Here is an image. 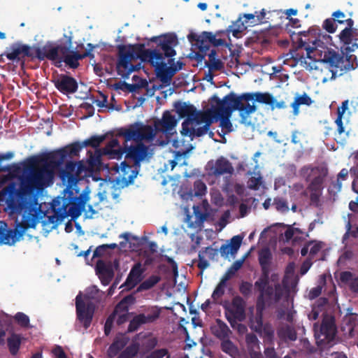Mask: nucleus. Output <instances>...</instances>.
Returning a JSON list of instances; mask_svg holds the SVG:
<instances>
[{
  "label": "nucleus",
  "instance_id": "a19ab883",
  "mask_svg": "<svg viewBox=\"0 0 358 358\" xmlns=\"http://www.w3.org/2000/svg\"><path fill=\"white\" fill-rule=\"evenodd\" d=\"M311 98L308 96L306 93L303 94L296 96L294 102L291 104L293 108V112L294 115L299 113V108L301 105L310 106L312 103Z\"/></svg>",
  "mask_w": 358,
  "mask_h": 358
},
{
  "label": "nucleus",
  "instance_id": "2eb2a0df",
  "mask_svg": "<svg viewBox=\"0 0 358 358\" xmlns=\"http://www.w3.org/2000/svg\"><path fill=\"white\" fill-rule=\"evenodd\" d=\"M206 171L210 176L218 178L225 174L231 175L234 169L231 163L227 158L221 156L215 161H209L206 165Z\"/></svg>",
  "mask_w": 358,
  "mask_h": 358
},
{
  "label": "nucleus",
  "instance_id": "4d7b16f0",
  "mask_svg": "<svg viewBox=\"0 0 358 358\" xmlns=\"http://www.w3.org/2000/svg\"><path fill=\"white\" fill-rule=\"evenodd\" d=\"M14 319L16 322L22 327H28L29 326V317L22 312L17 313L14 316Z\"/></svg>",
  "mask_w": 358,
  "mask_h": 358
},
{
  "label": "nucleus",
  "instance_id": "338daca9",
  "mask_svg": "<svg viewBox=\"0 0 358 358\" xmlns=\"http://www.w3.org/2000/svg\"><path fill=\"white\" fill-rule=\"evenodd\" d=\"M130 358H134L138 352V346L136 344H131L127 346L124 350Z\"/></svg>",
  "mask_w": 358,
  "mask_h": 358
},
{
  "label": "nucleus",
  "instance_id": "20e7f679",
  "mask_svg": "<svg viewBox=\"0 0 358 358\" xmlns=\"http://www.w3.org/2000/svg\"><path fill=\"white\" fill-rule=\"evenodd\" d=\"M299 46L304 48L306 51V57L314 62H320L326 63L332 68L333 74L338 71H341V74L351 70L355 69L357 66V57L355 55L348 54L354 51V47L358 48L357 44H352V46L345 48L346 55H342L338 52L329 48H324V51L317 49L316 47H310L306 42L300 41Z\"/></svg>",
  "mask_w": 358,
  "mask_h": 358
},
{
  "label": "nucleus",
  "instance_id": "8fccbe9b",
  "mask_svg": "<svg viewBox=\"0 0 358 358\" xmlns=\"http://www.w3.org/2000/svg\"><path fill=\"white\" fill-rule=\"evenodd\" d=\"M273 205L275 206V209L279 212L286 213L289 211L288 203L287 200L282 197H275Z\"/></svg>",
  "mask_w": 358,
  "mask_h": 358
},
{
  "label": "nucleus",
  "instance_id": "f8f14e48",
  "mask_svg": "<svg viewBox=\"0 0 358 358\" xmlns=\"http://www.w3.org/2000/svg\"><path fill=\"white\" fill-rule=\"evenodd\" d=\"M22 214V223L20 225V229H11L8 228L7 224L4 221H0V245H12L18 241L22 237L26 229L28 228H34L35 227H27L25 220L28 219L24 213Z\"/></svg>",
  "mask_w": 358,
  "mask_h": 358
},
{
  "label": "nucleus",
  "instance_id": "6e6552de",
  "mask_svg": "<svg viewBox=\"0 0 358 358\" xmlns=\"http://www.w3.org/2000/svg\"><path fill=\"white\" fill-rule=\"evenodd\" d=\"M187 38L193 46H195L199 50L197 52L192 51L188 57L196 61L198 63L202 62L209 51L210 44L215 47L222 46L225 45L224 39L217 38L215 34L210 31H203L200 35L191 32L187 35Z\"/></svg>",
  "mask_w": 358,
  "mask_h": 358
},
{
  "label": "nucleus",
  "instance_id": "c9c22d12",
  "mask_svg": "<svg viewBox=\"0 0 358 358\" xmlns=\"http://www.w3.org/2000/svg\"><path fill=\"white\" fill-rule=\"evenodd\" d=\"M174 107L179 117L181 118L186 117L185 120L192 117L196 108L194 106L187 104L185 102H176L174 104Z\"/></svg>",
  "mask_w": 358,
  "mask_h": 358
},
{
  "label": "nucleus",
  "instance_id": "09e8293b",
  "mask_svg": "<svg viewBox=\"0 0 358 358\" xmlns=\"http://www.w3.org/2000/svg\"><path fill=\"white\" fill-rule=\"evenodd\" d=\"M218 120V110L215 107H213L210 109H208V113L206 117L205 121L203 122L204 125L207 126V129H210V125L214 122Z\"/></svg>",
  "mask_w": 358,
  "mask_h": 358
},
{
  "label": "nucleus",
  "instance_id": "864d4df0",
  "mask_svg": "<svg viewBox=\"0 0 358 358\" xmlns=\"http://www.w3.org/2000/svg\"><path fill=\"white\" fill-rule=\"evenodd\" d=\"M221 341V349L224 352L229 355H232L236 352V348L229 338H225Z\"/></svg>",
  "mask_w": 358,
  "mask_h": 358
},
{
  "label": "nucleus",
  "instance_id": "bb28decb",
  "mask_svg": "<svg viewBox=\"0 0 358 358\" xmlns=\"http://www.w3.org/2000/svg\"><path fill=\"white\" fill-rule=\"evenodd\" d=\"M211 331L213 335L220 340L229 338L231 334L227 324L220 319L216 320L215 324L211 327Z\"/></svg>",
  "mask_w": 358,
  "mask_h": 358
},
{
  "label": "nucleus",
  "instance_id": "2f4dec72",
  "mask_svg": "<svg viewBox=\"0 0 358 358\" xmlns=\"http://www.w3.org/2000/svg\"><path fill=\"white\" fill-rule=\"evenodd\" d=\"M128 338L123 336H117L109 346L107 355L109 357H115L127 344Z\"/></svg>",
  "mask_w": 358,
  "mask_h": 358
},
{
  "label": "nucleus",
  "instance_id": "774afa93",
  "mask_svg": "<svg viewBox=\"0 0 358 358\" xmlns=\"http://www.w3.org/2000/svg\"><path fill=\"white\" fill-rule=\"evenodd\" d=\"M357 317V315L355 313L348 314L345 317L346 324L350 326L352 329L356 325Z\"/></svg>",
  "mask_w": 358,
  "mask_h": 358
},
{
  "label": "nucleus",
  "instance_id": "bf43d9fd",
  "mask_svg": "<svg viewBox=\"0 0 358 358\" xmlns=\"http://www.w3.org/2000/svg\"><path fill=\"white\" fill-rule=\"evenodd\" d=\"M252 284L247 281H243L239 285V291L243 296L248 297L252 294Z\"/></svg>",
  "mask_w": 358,
  "mask_h": 358
},
{
  "label": "nucleus",
  "instance_id": "c85d7f7f",
  "mask_svg": "<svg viewBox=\"0 0 358 358\" xmlns=\"http://www.w3.org/2000/svg\"><path fill=\"white\" fill-rule=\"evenodd\" d=\"M24 339L23 336L20 334L11 333L7 338V346L11 355H17L20 348L22 341Z\"/></svg>",
  "mask_w": 358,
  "mask_h": 358
},
{
  "label": "nucleus",
  "instance_id": "a18cd8bd",
  "mask_svg": "<svg viewBox=\"0 0 358 358\" xmlns=\"http://www.w3.org/2000/svg\"><path fill=\"white\" fill-rule=\"evenodd\" d=\"M120 150H124V148H121L119 145V141L116 138H113L108 142L105 148L106 152L110 154L113 158L117 159V155L116 152Z\"/></svg>",
  "mask_w": 358,
  "mask_h": 358
},
{
  "label": "nucleus",
  "instance_id": "a878e982",
  "mask_svg": "<svg viewBox=\"0 0 358 358\" xmlns=\"http://www.w3.org/2000/svg\"><path fill=\"white\" fill-rule=\"evenodd\" d=\"M244 101H249L254 100L260 103L272 106L275 102V99L268 92H247L244 93Z\"/></svg>",
  "mask_w": 358,
  "mask_h": 358
},
{
  "label": "nucleus",
  "instance_id": "a211bd4d",
  "mask_svg": "<svg viewBox=\"0 0 358 358\" xmlns=\"http://www.w3.org/2000/svg\"><path fill=\"white\" fill-rule=\"evenodd\" d=\"M178 120L174 115H173L169 110H165L162 119L156 120L154 122V128L155 134L157 132H162L164 134H171L172 130L174 129L177 125Z\"/></svg>",
  "mask_w": 358,
  "mask_h": 358
},
{
  "label": "nucleus",
  "instance_id": "603ef678",
  "mask_svg": "<svg viewBox=\"0 0 358 358\" xmlns=\"http://www.w3.org/2000/svg\"><path fill=\"white\" fill-rule=\"evenodd\" d=\"M242 241L243 236L240 235L234 236L231 238L230 244H229L230 248V254L231 255L236 254L241 245Z\"/></svg>",
  "mask_w": 358,
  "mask_h": 358
},
{
  "label": "nucleus",
  "instance_id": "cd10ccee",
  "mask_svg": "<svg viewBox=\"0 0 358 358\" xmlns=\"http://www.w3.org/2000/svg\"><path fill=\"white\" fill-rule=\"evenodd\" d=\"M122 182L124 185H128L133 182L138 175V171L133 169L132 166L126 161L121 163Z\"/></svg>",
  "mask_w": 358,
  "mask_h": 358
},
{
  "label": "nucleus",
  "instance_id": "0e129e2a",
  "mask_svg": "<svg viewBox=\"0 0 358 358\" xmlns=\"http://www.w3.org/2000/svg\"><path fill=\"white\" fill-rule=\"evenodd\" d=\"M116 317L110 314L106 319L105 324H104V334L106 336H108L110 334L111 329L113 328V322Z\"/></svg>",
  "mask_w": 358,
  "mask_h": 358
},
{
  "label": "nucleus",
  "instance_id": "5fc2aeb1",
  "mask_svg": "<svg viewBox=\"0 0 358 358\" xmlns=\"http://www.w3.org/2000/svg\"><path fill=\"white\" fill-rule=\"evenodd\" d=\"M226 286L219 282L211 296L215 303H217L218 300L224 294Z\"/></svg>",
  "mask_w": 358,
  "mask_h": 358
},
{
  "label": "nucleus",
  "instance_id": "9b49d317",
  "mask_svg": "<svg viewBox=\"0 0 358 358\" xmlns=\"http://www.w3.org/2000/svg\"><path fill=\"white\" fill-rule=\"evenodd\" d=\"M225 317L232 328L236 322H243L246 317L245 302L240 296H234L229 306H224Z\"/></svg>",
  "mask_w": 358,
  "mask_h": 358
},
{
  "label": "nucleus",
  "instance_id": "49530a36",
  "mask_svg": "<svg viewBox=\"0 0 358 358\" xmlns=\"http://www.w3.org/2000/svg\"><path fill=\"white\" fill-rule=\"evenodd\" d=\"M327 173V171L326 170L325 173L323 176H318L315 177L310 185L308 187V189L310 190L311 192H318L320 191L322 187V184L324 180V177L326 176Z\"/></svg>",
  "mask_w": 358,
  "mask_h": 358
},
{
  "label": "nucleus",
  "instance_id": "e2e57ef3",
  "mask_svg": "<svg viewBox=\"0 0 358 358\" xmlns=\"http://www.w3.org/2000/svg\"><path fill=\"white\" fill-rule=\"evenodd\" d=\"M262 177H251L248 182V187L250 189L257 190L261 185Z\"/></svg>",
  "mask_w": 358,
  "mask_h": 358
},
{
  "label": "nucleus",
  "instance_id": "473e14b6",
  "mask_svg": "<svg viewBox=\"0 0 358 358\" xmlns=\"http://www.w3.org/2000/svg\"><path fill=\"white\" fill-rule=\"evenodd\" d=\"M59 201L55 199L52 202V209L54 213L52 215L48 216V221L49 223L57 224L64 220L65 217V213L62 211L59 206Z\"/></svg>",
  "mask_w": 358,
  "mask_h": 358
},
{
  "label": "nucleus",
  "instance_id": "37998d69",
  "mask_svg": "<svg viewBox=\"0 0 358 358\" xmlns=\"http://www.w3.org/2000/svg\"><path fill=\"white\" fill-rule=\"evenodd\" d=\"M161 280L159 275H152L148 279L143 281L137 288L138 292L148 290L152 288Z\"/></svg>",
  "mask_w": 358,
  "mask_h": 358
},
{
  "label": "nucleus",
  "instance_id": "7c9ffc66",
  "mask_svg": "<svg viewBox=\"0 0 358 358\" xmlns=\"http://www.w3.org/2000/svg\"><path fill=\"white\" fill-rule=\"evenodd\" d=\"M245 342L251 357H259L260 346L257 336L252 333L247 334L245 336Z\"/></svg>",
  "mask_w": 358,
  "mask_h": 358
},
{
  "label": "nucleus",
  "instance_id": "72a5a7b5",
  "mask_svg": "<svg viewBox=\"0 0 358 358\" xmlns=\"http://www.w3.org/2000/svg\"><path fill=\"white\" fill-rule=\"evenodd\" d=\"M209 129L207 126H203L195 129L194 126H187L185 127H182L180 133L183 136H188L191 140H193L195 136L201 137L208 132Z\"/></svg>",
  "mask_w": 358,
  "mask_h": 358
},
{
  "label": "nucleus",
  "instance_id": "b1692460",
  "mask_svg": "<svg viewBox=\"0 0 358 358\" xmlns=\"http://www.w3.org/2000/svg\"><path fill=\"white\" fill-rule=\"evenodd\" d=\"M151 66L155 67L156 75L161 82L169 85L173 76L168 69L167 64L164 62V59H155Z\"/></svg>",
  "mask_w": 358,
  "mask_h": 358
},
{
  "label": "nucleus",
  "instance_id": "39448f33",
  "mask_svg": "<svg viewBox=\"0 0 358 358\" xmlns=\"http://www.w3.org/2000/svg\"><path fill=\"white\" fill-rule=\"evenodd\" d=\"M101 296V291L92 285L87 289L83 298L80 294L76 297V320L85 330L90 327L96 310V305L92 300L99 301Z\"/></svg>",
  "mask_w": 358,
  "mask_h": 358
},
{
  "label": "nucleus",
  "instance_id": "f03ea898",
  "mask_svg": "<svg viewBox=\"0 0 358 358\" xmlns=\"http://www.w3.org/2000/svg\"><path fill=\"white\" fill-rule=\"evenodd\" d=\"M150 41L157 43V48L145 49L143 43L117 45L118 58L116 70L119 76L127 78L135 71V66L131 63L135 59L148 62L151 65L155 59H164L166 57H173L176 55L174 48L178 45V40L176 34L167 33L152 36Z\"/></svg>",
  "mask_w": 358,
  "mask_h": 358
},
{
  "label": "nucleus",
  "instance_id": "13d9d810",
  "mask_svg": "<svg viewBox=\"0 0 358 358\" xmlns=\"http://www.w3.org/2000/svg\"><path fill=\"white\" fill-rule=\"evenodd\" d=\"M335 18L331 17L326 19L322 24V27L328 33L333 34L336 31L337 26Z\"/></svg>",
  "mask_w": 358,
  "mask_h": 358
},
{
  "label": "nucleus",
  "instance_id": "4468645a",
  "mask_svg": "<svg viewBox=\"0 0 358 358\" xmlns=\"http://www.w3.org/2000/svg\"><path fill=\"white\" fill-rule=\"evenodd\" d=\"M259 292L258 296H263V302L268 306L278 303L283 295V289L279 283L275 285L274 288L269 285V280H266L265 285H262L260 287H255Z\"/></svg>",
  "mask_w": 358,
  "mask_h": 358
},
{
  "label": "nucleus",
  "instance_id": "c03bdc74",
  "mask_svg": "<svg viewBox=\"0 0 358 358\" xmlns=\"http://www.w3.org/2000/svg\"><path fill=\"white\" fill-rule=\"evenodd\" d=\"M232 113H224L223 111L218 110V119L220 120V126L224 129H227V132L232 131V124L230 121V117Z\"/></svg>",
  "mask_w": 358,
  "mask_h": 358
},
{
  "label": "nucleus",
  "instance_id": "423d86ee",
  "mask_svg": "<svg viewBox=\"0 0 358 358\" xmlns=\"http://www.w3.org/2000/svg\"><path fill=\"white\" fill-rule=\"evenodd\" d=\"M244 93L237 96L234 92H231L222 99H220L217 95H213L210 100L216 103L215 107L218 110L224 113H232L234 110L240 112L241 122L243 124L247 123L248 116L256 111V106L250 105L249 103L244 104Z\"/></svg>",
  "mask_w": 358,
  "mask_h": 358
},
{
  "label": "nucleus",
  "instance_id": "f704fd0d",
  "mask_svg": "<svg viewBox=\"0 0 358 358\" xmlns=\"http://www.w3.org/2000/svg\"><path fill=\"white\" fill-rule=\"evenodd\" d=\"M278 337L285 341H294L297 338V334L294 328L290 325L285 324L278 329Z\"/></svg>",
  "mask_w": 358,
  "mask_h": 358
},
{
  "label": "nucleus",
  "instance_id": "ea45409f",
  "mask_svg": "<svg viewBox=\"0 0 358 358\" xmlns=\"http://www.w3.org/2000/svg\"><path fill=\"white\" fill-rule=\"evenodd\" d=\"M161 310L157 306H147L143 310V314L150 323L155 322L160 315Z\"/></svg>",
  "mask_w": 358,
  "mask_h": 358
},
{
  "label": "nucleus",
  "instance_id": "de8ad7c7",
  "mask_svg": "<svg viewBox=\"0 0 358 358\" xmlns=\"http://www.w3.org/2000/svg\"><path fill=\"white\" fill-rule=\"evenodd\" d=\"M144 355V358H164V357L170 358L169 350L166 348L156 349Z\"/></svg>",
  "mask_w": 358,
  "mask_h": 358
},
{
  "label": "nucleus",
  "instance_id": "f3484780",
  "mask_svg": "<svg viewBox=\"0 0 358 358\" xmlns=\"http://www.w3.org/2000/svg\"><path fill=\"white\" fill-rule=\"evenodd\" d=\"M315 331V336H317V339L320 337H323L320 339L321 342L329 343L334 339L336 335V326L334 323V317H325L319 328V334L316 329V325L314 326Z\"/></svg>",
  "mask_w": 358,
  "mask_h": 358
},
{
  "label": "nucleus",
  "instance_id": "69168bd1",
  "mask_svg": "<svg viewBox=\"0 0 358 358\" xmlns=\"http://www.w3.org/2000/svg\"><path fill=\"white\" fill-rule=\"evenodd\" d=\"M194 188L196 189L195 194L196 196H202L205 194L206 192V185L201 180H198L194 182Z\"/></svg>",
  "mask_w": 358,
  "mask_h": 358
},
{
  "label": "nucleus",
  "instance_id": "1a4fd4ad",
  "mask_svg": "<svg viewBox=\"0 0 358 358\" xmlns=\"http://www.w3.org/2000/svg\"><path fill=\"white\" fill-rule=\"evenodd\" d=\"M66 41L64 43L59 42L58 44L52 43V48L56 50V55L55 59H50L55 63H61L64 62L67 66L71 69H76L79 66V60H81L89 55V52L78 53L76 51L71 50L72 42L71 38L65 36Z\"/></svg>",
  "mask_w": 358,
  "mask_h": 358
},
{
  "label": "nucleus",
  "instance_id": "7ed1b4c3",
  "mask_svg": "<svg viewBox=\"0 0 358 358\" xmlns=\"http://www.w3.org/2000/svg\"><path fill=\"white\" fill-rule=\"evenodd\" d=\"M117 136L124 138L125 142L134 141L136 143L134 145H124V150H118L116 154L120 159L124 154L125 159L131 160L134 166H140L141 162L143 161L148 154L149 147L143 141H152L155 137L153 127L148 124H144L141 122H136L127 127H121L117 131Z\"/></svg>",
  "mask_w": 358,
  "mask_h": 358
},
{
  "label": "nucleus",
  "instance_id": "ddd939ff",
  "mask_svg": "<svg viewBox=\"0 0 358 358\" xmlns=\"http://www.w3.org/2000/svg\"><path fill=\"white\" fill-rule=\"evenodd\" d=\"M52 43L48 42L43 47L33 46L31 47L28 45L24 44V58L29 57L31 60L38 59L39 61L45 59H55L56 55V50L52 48Z\"/></svg>",
  "mask_w": 358,
  "mask_h": 358
},
{
  "label": "nucleus",
  "instance_id": "412c9836",
  "mask_svg": "<svg viewBox=\"0 0 358 358\" xmlns=\"http://www.w3.org/2000/svg\"><path fill=\"white\" fill-rule=\"evenodd\" d=\"M266 305L263 302V296H258L256 303V312L255 314L250 317V327L255 332L259 331L262 329L263 323V313L266 308Z\"/></svg>",
  "mask_w": 358,
  "mask_h": 358
},
{
  "label": "nucleus",
  "instance_id": "393cba45",
  "mask_svg": "<svg viewBox=\"0 0 358 358\" xmlns=\"http://www.w3.org/2000/svg\"><path fill=\"white\" fill-rule=\"evenodd\" d=\"M105 138L106 137L104 135L93 136L90 137V138L84 141L82 143H80V142H75V143H73L71 144L66 145V147H69V148L73 147L74 145H77L79 146V149L76 154H71L70 152L66 154V159H67L69 158L71 159L73 157L78 156L79 152H80V150H82V148L83 147L90 146L93 148H98L100 145V144L105 140Z\"/></svg>",
  "mask_w": 358,
  "mask_h": 358
},
{
  "label": "nucleus",
  "instance_id": "6ab92c4d",
  "mask_svg": "<svg viewBox=\"0 0 358 358\" xmlns=\"http://www.w3.org/2000/svg\"><path fill=\"white\" fill-rule=\"evenodd\" d=\"M52 82L57 90L63 94H73L78 90V85L76 80L68 75L61 74Z\"/></svg>",
  "mask_w": 358,
  "mask_h": 358
},
{
  "label": "nucleus",
  "instance_id": "79ce46f5",
  "mask_svg": "<svg viewBox=\"0 0 358 358\" xmlns=\"http://www.w3.org/2000/svg\"><path fill=\"white\" fill-rule=\"evenodd\" d=\"M246 29V26L242 21L241 17H239L233 24L228 27V31L231 32L233 36L238 38L239 35Z\"/></svg>",
  "mask_w": 358,
  "mask_h": 358
},
{
  "label": "nucleus",
  "instance_id": "e433bc0d",
  "mask_svg": "<svg viewBox=\"0 0 358 358\" xmlns=\"http://www.w3.org/2000/svg\"><path fill=\"white\" fill-rule=\"evenodd\" d=\"M208 113V110L198 111L196 110V108H195L194 113L192 115V117H189L188 120H185L182 123V127H185L187 126H193L194 123H195L196 125L203 123Z\"/></svg>",
  "mask_w": 358,
  "mask_h": 358
},
{
  "label": "nucleus",
  "instance_id": "dca6fc26",
  "mask_svg": "<svg viewBox=\"0 0 358 358\" xmlns=\"http://www.w3.org/2000/svg\"><path fill=\"white\" fill-rule=\"evenodd\" d=\"M271 259L272 255L268 248L263 249L259 252V263L262 268V274L255 282V287H260L262 285L266 283L267 280H269Z\"/></svg>",
  "mask_w": 358,
  "mask_h": 358
},
{
  "label": "nucleus",
  "instance_id": "9d476101",
  "mask_svg": "<svg viewBox=\"0 0 358 358\" xmlns=\"http://www.w3.org/2000/svg\"><path fill=\"white\" fill-rule=\"evenodd\" d=\"M88 169L83 162L68 161L59 171V178L66 185V189H75L76 185L87 176Z\"/></svg>",
  "mask_w": 358,
  "mask_h": 358
},
{
  "label": "nucleus",
  "instance_id": "4c0bfd02",
  "mask_svg": "<svg viewBox=\"0 0 358 358\" xmlns=\"http://www.w3.org/2000/svg\"><path fill=\"white\" fill-rule=\"evenodd\" d=\"M24 44L13 43L10 47V52L5 54L8 59L10 61H20L24 58Z\"/></svg>",
  "mask_w": 358,
  "mask_h": 358
},
{
  "label": "nucleus",
  "instance_id": "0eeeda50",
  "mask_svg": "<svg viewBox=\"0 0 358 358\" xmlns=\"http://www.w3.org/2000/svg\"><path fill=\"white\" fill-rule=\"evenodd\" d=\"M89 192L83 191L79 192V189L64 190L63 197H57L56 200L59 201V206L65 213V217H71L72 220L77 219L85 209V203L89 199Z\"/></svg>",
  "mask_w": 358,
  "mask_h": 358
},
{
  "label": "nucleus",
  "instance_id": "aec40b11",
  "mask_svg": "<svg viewBox=\"0 0 358 358\" xmlns=\"http://www.w3.org/2000/svg\"><path fill=\"white\" fill-rule=\"evenodd\" d=\"M95 271L101 284L104 286L109 285L114 277L115 273L111 262L106 263L103 260H98Z\"/></svg>",
  "mask_w": 358,
  "mask_h": 358
},
{
  "label": "nucleus",
  "instance_id": "052dcab7",
  "mask_svg": "<svg viewBox=\"0 0 358 358\" xmlns=\"http://www.w3.org/2000/svg\"><path fill=\"white\" fill-rule=\"evenodd\" d=\"M158 341L156 338H151L148 339L143 345V354L148 353L150 351L156 350L155 348L157 345Z\"/></svg>",
  "mask_w": 358,
  "mask_h": 358
},
{
  "label": "nucleus",
  "instance_id": "58836bf2",
  "mask_svg": "<svg viewBox=\"0 0 358 358\" xmlns=\"http://www.w3.org/2000/svg\"><path fill=\"white\" fill-rule=\"evenodd\" d=\"M145 324H150L148 320H147L146 317L141 313H139L135 315L133 319L130 321L127 331L128 332H134L137 331L139 327Z\"/></svg>",
  "mask_w": 358,
  "mask_h": 358
},
{
  "label": "nucleus",
  "instance_id": "680f3d73",
  "mask_svg": "<svg viewBox=\"0 0 358 358\" xmlns=\"http://www.w3.org/2000/svg\"><path fill=\"white\" fill-rule=\"evenodd\" d=\"M206 66H207L210 71H220L224 67L222 62L219 59H215L210 62H205Z\"/></svg>",
  "mask_w": 358,
  "mask_h": 358
},
{
  "label": "nucleus",
  "instance_id": "5701e85b",
  "mask_svg": "<svg viewBox=\"0 0 358 358\" xmlns=\"http://www.w3.org/2000/svg\"><path fill=\"white\" fill-rule=\"evenodd\" d=\"M208 256L209 259L214 260L218 255V250L213 248L211 246L206 247L201 249L198 254V260L194 259L193 263L197 262V267L200 269V274L202 275L204 270L209 267L210 264L206 259Z\"/></svg>",
  "mask_w": 358,
  "mask_h": 358
},
{
  "label": "nucleus",
  "instance_id": "6e6d98bb",
  "mask_svg": "<svg viewBox=\"0 0 358 358\" xmlns=\"http://www.w3.org/2000/svg\"><path fill=\"white\" fill-rule=\"evenodd\" d=\"M339 38L341 42L349 46L352 41V30H350V28H345L340 33Z\"/></svg>",
  "mask_w": 358,
  "mask_h": 358
},
{
  "label": "nucleus",
  "instance_id": "4be33fe9",
  "mask_svg": "<svg viewBox=\"0 0 358 358\" xmlns=\"http://www.w3.org/2000/svg\"><path fill=\"white\" fill-rule=\"evenodd\" d=\"M145 271V268L142 266L141 263H136L131 268L127 278L120 287H125L127 289H133L143 279V274Z\"/></svg>",
  "mask_w": 358,
  "mask_h": 358
},
{
  "label": "nucleus",
  "instance_id": "c756f323",
  "mask_svg": "<svg viewBox=\"0 0 358 358\" xmlns=\"http://www.w3.org/2000/svg\"><path fill=\"white\" fill-rule=\"evenodd\" d=\"M135 301L136 297L134 294H129L124 296L117 303L111 314L116 317L117 315L119 313H129V307L133 305Z\"/></svg>",
  "mask_w": 358,
  "mask_h": 358
},
{
  "label": "nucleus",
  "instance_id": "3c124183",
  "mask_svg": "<svg viewBox=\"0 0 358 358\" xmlns=\"http://www.w3.org/2000/svg\"><path fill=\"white\" fill-rule=\"evenodd\" d=\"M257 333L266 341H272L274 335V331L272 327L268 324H264L262 329Z\"/></svg>",
  "mask_w": 358,
  "mask_h": 358
},
{
  "label": "nucleus",
  "instance_id": "f257e3e1",
  "mask_svg": "<svg viewBox=\"0 0 358 358\" xmlns=\"http://www.w3.org/2000/svg\"><path fill=\"white\" fill-rule=\"evenodd\" d=\"M78 149L79 146L74 145L29 159L25 166L28 173L21 178L19 189L15 183H9L0 191V202H5L13 211L26 215L27 227H36L40 209L36 191L52 184L55 170L67 161L66 154H76Z\"/></svg>",
  "mask_w": 358,
  "mask_h": 358
}]
</instances>
